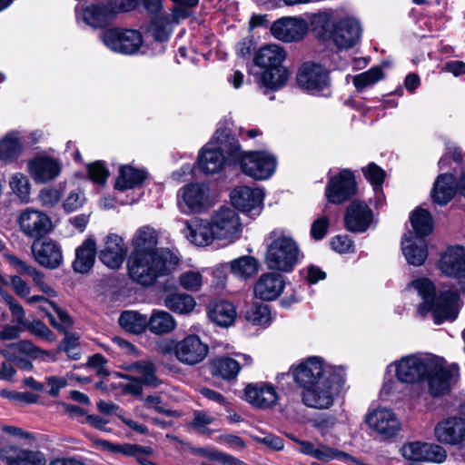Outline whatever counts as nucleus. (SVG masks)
<instances>
[{
  "label": "nucleus",
  "mask_w": 465,
  "mask_h": 465,
  "mask_svg": "<svg viewBox=\"0 0 465 465\" xmlns=\"http://www.w3.org/2000/svg\"><path fill=\"white\" fill-rule=\"evenodd\" d=\"M397 380L402 383L416 384L426 381L430 393L440 396L446 393L459 374V366H445L441 359L428 353H413L391 363Z\"/></svg>",
  "instance_id": "obj_1"
},
{
  "label": "nucleus",
  "mask_w": 465,
  "mask_h": 465,
  "mask_svg": "<svg viewBox=\"0 0 465 465\" xmlns=\"http://www.w3.org/2000/svg\"><path fill=\"white\" fill-rule=\"evenodd\" d=\"M238 140L228 129L217 130L198 156L199 169L206 174L219 173L225 163L235 164L241 158Z\"/></svg>",
  "instance_id": "obj_2"
},
{
  "label": "nucleus",
  "mask_w": 465,
  "mask_h": 465,
  "mask_svg": "<svg viewBox=\"0 0 465 465\" xmlns=\"http://www.w3.org/2000/svg\"><path fill=\"white\" fill-rule=\"evenodd\" d=\"M409 288L417 291L422 299V302L417 310L420 315L424 316L431 312L436 324H440L447 320L456 319L459 312V295L457 292L451 291L441 292L436 298L435 287L426 278L412 281Z\"/></svg>",
  "instance_id": "obj_3"
},
{
  "label": "nucleus",
  "mask_w": 465,
  "mask_h": 465,
  "mask_svg": "<svg viewBox=\"0 0 465 465\" xmlns=\"http://www.w3.org/2000/svg\"><path fill=\"white\" fill-rule=\"evenodd\" d=\"M179 262L178 257L172 252L160 254H130L127 262L130 279L139 285L149 287L158 278L168 275Z\"/></svg>",
  "instance_id": "obj_4"
},
{
  "label": "nucleus",
  "mask_w": 465,
  "mask_h": 465,
  "mask_svg": "<svg viewBox=\"0 0 465 465\" xmlns=\"http://www.w3.org/2000/svg\"><path fill=\"white\" fill-rule=\"evenodd\" d=\"M314 24L322 36L340 50L351 48L361 38L360 23L352 17L338 18L332 12H322L315 16Z\"/></svg>",
  "instance_id": "obj_5"
},
{
  "label": "nucleus",
  "mask_w": 465,
  "mask_h": 465,
  "mask_svg": "<svg viewBox=\"0 0 465 465\" xmlns=\"http://www.w3.org/2000/svg\"><path fill=\"white\" fill-rule=\"evenodd\" d=\"M286 56L284 48L276 44L265 45L256 52L254 64L264 69L260 76L262 87L276 91L285 85L290 75L288 69L282 65Z\"/></svg>",
  "instance_id": "obj_6"
},
{
  "label": "nucleus",
  "mask_w": 465,
  "mask_h": 465,
  "mask_svg": "<svg viewBox=\"0 0 465 465\" xmlns=\"http://www.w3.org/2000/svg\"><path fill=\"white\" fill-rule=\"evenodd\" d=\"M270 239L265 254L266 265L273 271L291 272L302 256L297 243L290 236L276 231L270 233Z\"/></svg>",
  "instance_id": "obj_7"
},
{
  "label": "nucleus",
  "mask_w": 465,
  "mask_h": 465,
  "mask_svg": "<svg viewBox=\"0 0 465 465\" xmlns=\"http://www.w3.org/2000/svg\"><path fill=\"white\" fill-rule=\"evenodd\" d=\"M336 369L329 365L323 358L311 356L302 360L296 366H292L289 374L301 388H305L316 382L334 376ZM288 375V373H287ZM286 374H282V377Z\"/></svg>",
  "instance_id": "obj_8"
},
{
  "label": "nucleus",
  "mask_w": 465,
  "mask_h": 465,
  "mask_svg": "<svg viewBox=\"0 0 465 465\" xmlns=\"http://www.w3.org/2000/svg\"><path fill=\"white\" fill-rule=\"evenodd\" d=\"M101 40L112 52L134 54L143 44L142 35L136 30L109 28L101 35Z\"/></svg>",
  "instance_id": "obj_9"
},
{
  "label": "nucleus",
  "mask_w": 465,
  "mask_h": 465,
  "mask_svg": "<svg viewBox=\"0 0 465 465\" xmlns=\"http://www.w3.org/2000/svg\"><path fill=\"white\" fill-rule=\"evenodd\" d=\"M242 171L255 180H265L270 178L276 169V158L263 151L243 153L238 160Z\"/></svg>",
  "instance_id": "obj_10"
},
{
  "label": "nucleus",
  "mask_w": 465,
  "mask_h": 465,
  "mask_svg": "<svg viewBox=\"0 0 465 465\" xmlns=\"http://www.w3.org/2000/svg\"><path fill=\"white\" fill-rule=\"evenodd\" d=\"M215 237L233 242L240 238L242 226L238 213L230 207H222L210 219Z\"/></svg>",
  "instance_id": "obj_11"
},
{
  "label": "nucleus",
  "mask_w": 465,
  "mask_h": 465,
  "mask_svg": "<svg viewBox=\"0 0 465 465\" xmlns=\"http://www.w3.org/2000/svg\"><path fill=\"white\" fill-rule=\"evenodd\" d=\"M302 401L309 408L325 410L332 406L337 389L334 376L302 388Z\"/></svg>",
  "instance_id": "obj_12"
},
{
  "label": "nucleus",
  "mask_w": 465,
  "mask_h": 465,
  "mask_svg": "<svg viewBox=\"0 0 465 465\" xmlns=\"http://www.w3.org/2000/svg\"><path fill=\"white\" fill-rule=\"evenodd\" d=\"M298 85L312 94L324 92L330 86L329 72L322 64L306 62L302 64L297 73Z\"/></svg>",
  "instance_id": "obj_13"
},
{
  "label": "nucleus",
  "mask_w": 465,
  "mask_h": 465,
  "mask_svg": "<svg viewBox=\"0 0 465 465\" xmlns=\"http://www.w3.org/2000/svg\"><path fill=\"white\" fill-rule=\"evenodd\" d=\"M20 231L32 239H39L49 233L53 228V223L48 214L34 208L23 210L17 218Z\"/></svg>",
  "instance_id": "obj_14"
},
{
  "label": "nucleus",
  "mask_w": 465,
  "mask_h": 465,
  "mask_svg": "<svg viewBox=\"0 0 465 465\" xmlns=\"http://www.w3.org/2000/svg\"><path fill=\"white\" fill-rule=\"evenodd\" d=\"M402 457L415 462L442 463L447 459V451L438 444L411 441L401 448Z\"/></svg>",
  "instance_id": "obj_15"
},
{
  "label": "nucleus",
  "mask_w": 465,
  "mask_h": 465,
  "mask_svg": "<svg viewBox=\"0 0 465 465\" xmlns=\"http://www.w3.org/2000/svg\"><path fill=\"white\" fill-rule=\"evenodd\" d=\"M308 24L302 17L284 16L274 21L270 28L272 35L284 43L302 40L308 33Z\"/></svg>",
  "instance_id": "obj_16"
},
{
  "label": "nucleus",
  "mask_w": 465,
  "mask_h": 465,
  "mask_svg": "<svg viewBox=\"0 0 465 465\" xmlns=\"http://www.w3.org/2000/svg\"><path fill=\"white\" fill-rule=\"evenodd\" d=\"M439 268L445 275L456 279L459 291L465 292V248H448L441 255Z\"/></svg>",
  "instance_id": "obj_17"
},
{
  "label": "nucleus",
  "mask_w": 465,
  "mask_h": 465,
  "mask_svg": "<svg viewBox=\"0 0 465 465\" xmlns=\"http://www.w3.org/2000/svg\"><path fill=\"white\" fill-rule=\"evenodd\" d=\"M355 193V177L349 170H342L337 175L331 177L325 189V196L328 202L334 204L346 202Z\"/></svg>",
  "instance_id": "obj_18"
},
{
  "label": "nucleus",
  "mask_w": 465,
  "mask_h": 465,
  "mask_svg": "<svg viewBox=\"0 0 465 465\" xmlns=\"http://www.w3.org/2000/svg\"><path fill=\"white\" fill-rule=\"evenodd\" d=\"M264 193L260 188L239 186L231 193L232 205L250 217L258 216L262 210Z\"/></svg>",
  "instance_id": "obj_19"
},
{
  "label": "nucleus",
  "mask_w": 465,
  "mask_h": 465,
  "mask_svg": "<svg viewBox=\"0 0 465 465\" xmlns=\"http://www.w3.org/2000/svg\"><path fill=\"white\" fill-rule=\"evenodd\" d=\"M209 187L205 183H190L180 189L178 206L184 213L201 212L208 201Z\"/></svg>",
  "instance_id": "obj_20"
},
{
  "label": "nucleus",
  "mask_w": 465,
  "mask_h": 465,
  "mask_svg": "<svg viewBox=\"0 0 465 465\" xmlns=\"http://www.w3.org/2000/svg\"><path fill=\"white\" fill-rule=\"evenodd\" d=\"M244 398L252 406L261 410L273 408L280 400L274 385L265 381L249 383L244 389Z\"/></svg>",
  "instance_id": "obj_21"
},
{
  "label": "nucleus",
  "mask_w": 465,
  "mask_h": 465,
  "mask_svg": "<svg viewBox=\"0 0 465 465\" xmlns=\"http://www.w3.org/2000/svg\"><path fill=\"white\" fill-rule=\"evenodd\" d=\"M209 348L199 336L190 334L177 341L176 359L187 365H194L203 361L207 356Z\"/></svg>",
  "instance_id": "obj_22"
},
{
  "label": "nucleus",
  "mask_w": 465,
  "mask_h": 465,
  "mask_svg": "<svg viewBox=\"0 0 465 465\" xmlns=\"http://www.w3.org/2000/svg\"><path fill=\"white\" fill-rule=\"evenodd\" d=\"M35 261L47 269H56L63 263L61 246L51 239L35 241L31 246Z\"/></svg>",
  "instance_id": "obj_23"
},
{
  "label": "nucleus",
  "mask_w": 465,
  "mask_h": 465,
  "mask_svg": "<svg viewBox=\"0 0 465 465\" xmlns=\"http://www.w3.org/2000/svg\"><path fill=\"white\" fill-rule=\"evenodd\" d=\"M158 243L159 233L157 231L149 225L142 226L135 231L131 240V254L157 255L163 252H171L166 248H158Z\"/></svg>",
  "instance_id": "obj_24"
},
{
  "label": "nucleus",
  "mask_w": 465,
  "mask_h": 465,
  "mask_svg": "<svg viewBox=\"0 0 465 465\" xmlns=\"http://www.w3.org/2000/svg\"><path fill=\"white\" fill-rule=\"evenodd\" d=\"M366 420L372 430L386 439L396 436L401 428L395 413L386 408L376 409L370 412Z\"/></svg>",
  "instance_id": "obj_25"
},
{
  "label": "nucleus",
  "mask_w": 465,
  "mask_h": 465,
  "mask_svg": "<svg viewBox=\"0 0 465 465\" xmlns=\"http://www.w3.org/2000/svg\"><path fill=\"white\" fill-rule=\"evenodd\" d=\"M183 234L191 243L199 247L210 245L216 239L211 221L199 218L185 221Z\"/></svg>",
  "instance_id": "obj_26"
},
{
  "label": "nucleus",
  "mask_w": 465,
  "mask_h": 465,
  "mask_svg": "<svg viewBox=\"0 0 465 465\" xmlns=\"http://www.w3.org/2000/svg\"><path fill=\"white\" fill-rule=\"evenodd\" d=\"M372 222L371 210L362 202L353 201L348 206L344 216L345 226L353 232H365Z\"/></svg>",
  "instance_id": "obj_27"
},
{
  "label": "nucleus",
  "mask_w": 465,
  "mask_h": 465,
  "mask_svg": "<svg viewBox=\"0 0 465 465\" xmlns=\"http://www.w3.org/2000/svg\"><path fill=\"white\" fill-rule=\"evenodd\" d=\"M126 256V247L121 236L110 233L104 239V247L99 252L100 261L111 269L119 268Z\"/></svg>",
  "instance_id": "obj_28"
},
{
  "label": "nucleus",
  "mask_w": 465,
  "mask_h": 465,
  "mask_svg": "<svg viewBox=\"0 0 465 465\" xmlns=\"http://www.w3.org/2000/svg\"><path fill=\"white\" fill-rule=\"evenodd\" d=\"M438 441L443 444L457 445L465 440V420L449 418L437 424L434 430Z\"/></svg>",
  "instance_id": "obj_29"
},
{
  "label": "nucleus",
  "mask_w": 465,
  "mask_h": 465,
  "mask_svg": "<svg viewBox=\"0 0 465 465\" xmlns=\"http://www.w3.org/2000/svg\"><path fill=\"white\" fill-rule=\"evenodd\" d=\"M285 287L282 275L275 272L262 273L254 284L255 297L262 301H272L278 298Z\"/></svg>",
  "instance_id": "obj_30"
},
{
  "label": "nucleus",
  "mask_w": 465,
  "mask_h": 465,
  "mask_svg": "<svg viewBox=\"0 0 465 465\" xmlns=\"http://www.w3.org/2000/svg\"><path fill=\"white\" fill-rule=\"evenodd\" d=\"M28 171L36 183H47L55 179L61 172L60 163L51 157L37 156L29 161Z\"/></svg>",
  "instance_id": "obj_31"
},
{
  "label": "nucleus",
  "mask_w": 465,
  "mask_h": 465,
  "mask_svg": "<svg viewBox=\"0 0 465 465\" xmlns=\"http://www.w3.org/2000/svg\"><path fill=\"white\" fill-rule=\"evenodd\" d=\"M77 18H81L86 25L92 27H103L114 18V11L109 5H91L86 7H76Z\"/></svg>",
  "instance_id": "obj_32"
},
{
  "label": "nucleus",
  "mask_w": 465,
  "mask_h": 465,
  "mask_svg": "<svg viewBox=\"0 0 465 465\" xmlns=\"http://www.w3.org/2000/svg\"><path fill=\"white\" fill-rule=\"evenodd\" d=\"M402 253L407 262L413 266H420L428 257V247L425 239L414 237L412 232L404 234L401 241Z\"/></svg>",
  "instance_id": "obj_33"
},
{
  "label": "nucleus",
  "mask_w": 465,
  "mask_h": 465,
  "mask_svg": "<svg viewBox=\"0 0 465 465\" xmlns=\"http://www.w3.org/2000/svg\"><path fill=\"white\" fill-rule=\"evenodd\" d=\"M0 457L8 465H46L45 455L39 450L6 447L0 450Z\"/></svg>",
  "instance_id": "obj_34"
},
{
  "label": "nucleus",
  "mask_w": 465,
  "mask_h": 465,
  "mask_svg": "<svg viewBox=\"0 0 465 465\" xmlns=\"http://www.w3.org/2000/svg\"><path fill=\"white\" fill-rule=\"evenodd\" d=\"M22 134L12 130L0 138V161L10 163L16 161L22 154L24 146Z\"/></svg>",
  "instance_id": "obj_35"
},
{
  "label": "nucleus",
  "mask_w": 465,
  "mask_h": 465,
  "mask_svg": "<svg viewBox=\"0 0 465 465\" xmlns=\"http://www.w3.org/2000/svg\"><path fill=\"white\" fill-rule=\"evenodd\" d=\"M458 191V182L451 173H442L434 183L431 196L433 202L440 204H447Z\"/></svg>",
  "instance_id": "obj_36"
},
{
  "label": "nucleus",
  "mask_w": 465,
  "mask_h": 465,
  "mask_svg": "<svg viewBox=\"0 0 465 465\" xmlns=\"http://www.w3.org/2000/svg\"><path fill=\"white\" fill-rule=\"evenodd\" d=\"M96 253V243L93 238H87L75 250L73 269L79 273L88 272L94 266Z\"/></svg>",
  "instance_id": "obj_37"
},
{
  "label": "nucleus",
  "mask_w": 465,
  "mask_h": 465,
  "mask_svg": "<svg viewBox=\"0 0 465 465\" xmlns=\"http://www.w3.org/2000/svg\"><path fill=\"white\" fill-rule=\"evenodd\" d=\"M208 315L215 324L221 327H228L235 321L236 310L232 303L219 301L210 306Z\"/></svg>",
  "instance_id": "obj_38"
},
{
  "label": "nucleus",
  "mask_w": 465,
  "mask_h": 465,
  "mask_svg": "<svg viewBox=\"0 0 465 465\" xmlns=\"http://www.w3.org/2000/svg\"><path fill=\"white\" fill-rule=\"evenodd\" d=\"M120 174L115 183V189L125 191L141 185L147 177L143 170L125 165L120 168Z\"/></svg>",
  "instance_id": "obj_39"
},
{
  "label": "nucleus",
  "mask_w": 465,
  "mask_h": 465,
  "mask_svg": "<svg viewBox=\"0 0 465 465\" xmlns=\"http://www.w3.org/2000/svg\"><path fill=\"white\" fill-rule=\"evenodd\" d=\"M126 370L138 374L136 378L145 386L156 388L161 384V381L155 375V365L152 361H137L128 365Z\"/></svg>",
  "instance_id": "obj_40"
},
{
  "label": "nucleus",
  "mask_w": 465,
  "mask_h": 465,
  "mask_svg": "<svg viewBox=\"0 0 465 465\" xmlns=\"http://www.w3.org/2000/svg\"><path fill=\"white\" fill-rule=\"evenodd\" d=\"M163 304L173 312L187 314L193 311L196 302L193 296L187 293L172 292L164 297Z\"/></svg>",
  "instance_id": "obj_41"
},
{
  "label": "nucleus",
  "mask_w": 465,
  "mask_h": 465,
  "mask_svg": "<svg viewBox=\"0 0 465 465\" xmlns=\"http://www.w3.org/2000/svg\"><path fill=\"white\" fill-rule=\"evenodd\" d=\"M176 326L173 317L165 311H153L147 319V327L154 334L169 333Z\"/></svg>",
  "instance_id": "obj_42"
},
{
  "label": "nucleus",
  "mask_w": 465,
  "mask_h": 465,
  "mask_svg": "<svg viewBox=\"0 0 465 465\" xmlns=\"http://www.w3.org/2000/svg\"><path fill=\"white\" fill-rule=\"evenodd\" d=\"M240 368L238 361L228 357L215 358L211 362L213 374L224 380L234 379L239 373Z\"/></svg>",
  "instance_id": "obj_43"
},
{
  "label": "nucleus",
  "mask_w": 465,
  "mask_h": 465,
  "mask_svg": "<svg viewBox=\"0 0 465 465\" xmlns=\"http://www.w3.org/2000/svg\"><path fill=\"white\" fill-rule=\"evenodd\" d=\"M411 223L413 228L414 237H422L429 235L432 231V218L430 213L425 209H416L411 216Z\"/></svg>",
  "instance_id": "obj_44"
},
{
  "label": "nucleus",
  "mask_w": 465,
  "mask_h": 465,
  "mask_svg": "<svg viewBox=\"0 0 465 465\" xmlns=\"http://www.w3.org/2000/svg\"><path fill=\"white\" fill-rule=\"evenodd\" d=\"M120 326L132 333H142L147 327V317L137 312H124L118 320Z\"/></svg>",
  "instance_id": "obj_45"
},
{
  "label": "nucleus",
  "mask_w": 465,
  "mask_h": 465,
  "mask_svg": "<svg viewBox=\"0 0 465 465\" xmlns=\"http://www.w3.org/2000/svg\"><path fill=\"white\" fill-rule=\"evenodd\" d=\"M9 349L14 351V354H11V352L8 350L1 351V354L6 358H14V360H16V357L15 355L16 352L24 354L31 359H36L41 355L46 354L45 351L36 347L32 343V341L28 340H22L16 343H13L9 346Z\"/></svg>",
  "instance_id": "obj_46"
},
{
  "label": "nucleus",
  "mask_w": 465,
  "mask_h": 465,
  "mask_svg": "<svg viewBox=\"0 0 465 465\" xmlns=\"http://www.w3.org/2000/svg\"><path fill=\"white\" fill-rule=\"evenodd\" d=\"M173 25L169 15L156 16L149 26V33L155 40L164 42L169 39Z\"/></svg>",
  "instance_id": "obj_47"
},
{
  "label": "nucleus",
  "mask_w": 465,
  "mask_h": 465,
  "mask_svg": "<svg viewBox=\"0 0 465 465\" xmlns=\"http://www.w3.org/2000/svg\"><path fill=\"white\" fill-rule=\"evenodd\" d=\"M258 261L252 256H242L231 262L232 273L238 277L248 278L258 272Z\"/></svg>",
  "instance_id": "obj_48"
},
{
  "label": "nucleus",
  "mask_w": 465,
  "mask_h": 465,
  "mask_svg": "<svg viewBox=\"0 0 465 465\" xmlns=\"http://www.w3.org/2000/svg\"><path fill=\"white\" fill-rule=\"evenodd\" d=\"M5 257L9 263L20 273L26 274L32 277L34 283L38 287L45 282V275L42 272L37 270L35 267L26 263L18 257L13 254H5Z\"/></svg>",
  "instance_id": "obj_49"
},
{
  "label": "nucleus",
  "mask_w": 465,
  "mask_h": 465,
  "mask_svg": "<svg viewBox=\"0 0 465 465\" xmlns=\"http://www.w3.org/2000/svg\"><path fill=\"white\" fill-rule=\"evenodd\" d=\"M9 280L3 276L0 273V295L5 302V303L8 306L11 311L13 316L15 318L18 323H24L25 319V310L21 306V304L15 299L8 292L4 290L5 287L9 285Z\"/></svg>",
  "instance_id": "obj_50"
},
{
  "label": "nucleus",
  "mask_w": 465,
  "mask_h": 465,
  "mask_svg": "<svg viewBox=\"0 0 465 465\" xmlns=\"http://www.w3.org/2000/svg\"><path fill=\"white\" fill-rule=\"evenodd\" d=\"M12 192L24 203H28L31 193V183L28 177L22 173H14L9 180Z\"/></svg>",
  "instance_id": "obj_51"
},
{
  "label": "nucleus",
  "mask_w": 465,
  "mask_h": 465,
  "mask_svg": "<svg viewBox=\"0 0 465 465\" xmlns=\"http://www.w3.org/2000/svg\"><path fill=\"white\" fill-rule=\"evenodd\" d=\"M383 71L380 66H373L366 72L353 76L352 83L359 92L373 85L383 78Z\"/></svg>",
  "instance_id": "obj_52"
},
{
  "label": "nucleus",
  "mask_w": 465,
  "mask_h": 465,
  "mask_svg": "<svg viewBox=\"0 0 465 465\" xmlns=\"http://www.w3.org/2000/svg\"><path fill=\"white\" fill-rule=\"evenodd\" d=\"M245 318L248 322L259 326H267L272 320L271 310L269 306L265 304H254L251 306L246 311Z\"/></svg>",
  "instance_id": "obj_53"
},
{
  "label": "nucleus",
  "mask_w": 465,
  "mask_h": 465,
  "mask_svg": "<svg viewBox=\"0 0 465 465\" xmlns=\"http://www.w3.org/2000/svg\"><path fill=\"white\" fill-rule=\"evenodd\" d=\"M313 458L325 462L335 459L344 460L346 462H349V460H355V458L351 457V455L324 444H319L316 447Z\"/></svg>",
  "instance_id": "obj_54"
},
{
  "label": "nucleus",
  "mask_w": 465,
  "mask_h": 465,
  "mask_svg": "<svg viewBox=\"0 0 465 465\" xmlns=\"http://www.w3.org/2000/svg\"><path fill=\"white\" fill-rule=\"evenodd\" d=\"M64 194L61 185L43 188L38 194V200L45 208H54L57 205Z\"/></svg>",
  "instance_id": "obj_55"
},
{
  "label": "nucleus",
  "mask_w": 465,
  "mask_h": 465,
  "mask_svg": "<svg viewBox=\"0 0 465 465\" xmlns=\"http://www.w3.org/2000/svg\"><path fill=\"white\" fill-rule=\"evenodd\" d=\"M180 285L189 292H198L203 282V278L199 271L188 270L181 273Z\"/></svg>",
  "instance_id": "obj_56"
},
{
  "label": "nucleus",
  "mask_w": 465,
  "mask_h": 465,
  "mask_svg": "<svg viewBox=\"0 0 465 465\" xmlns=\"http://www.w3.org/2000/svg\"><path fill=\"white\" fill-rule=\"evenodd\" d=\"M362 172L366 179L373 185L375 193L380 194L381 193V185L385 178V172L375 163H370L362 169Z\"/></svg>",
  "instance_id": "obj_57"
},
{
  "label": "nucleus",
  "mask_w": 465,
  "mask_h": 465,
  "mask_svg": "<svg viewBox=\"0 0 465 465\" xmlns=\"http://www.w3.org/2000/svg\"><path fill=\"white\" fill-rule=\"evenodd\" d=\"M24 324L33 335L49 342L55 341L54 333L42 322L33 321Z\"/></svg>",
  "instance_id": "obj_58"
},
{
  "label": "nucleus",
  "mask_w": 465,
  "mask_h": 465,
  "mask_svg": "<svg viewBox=\"0 0 465 465\" xmlns=\"http://www.w3.org/2000/svg\"><path fill=\"white\" fill-rule=\"evenodd\" d=\"M50 305L54 308L56 318H54L52 315H49L50 318V323L56 329L66 331V330L71 327L73 322L71 317L68 315V313L60 309L54 302H50Z\"/></svg>",
  "instance_id": "obj_59"
},
{
  "label": "nucleus",
  "mask_w": 465,
  "mask_h": 465,
  "mask_svg": "<svg viewBox=\"0 0 465 465\" xmlns=\"http://www.w3.org/2000/svg\"><path fill=\"white\" fill-rule=\"evenodd\" d=\"M85 201L84 193L79 189L71 191L63 202V208L65 212H74L83 206Z\"/></svg>",
  "instance_id": "obj_60"
},
{
  "label": "nucleus",
  "mask_w": 465,
  "mask_h": 465,
  "mask_svg": "<svg viewBox=\"0 0 465 465\" xmlns=\"http://www.w3.org/2000/svg\"><path fill=\"white\" fill-rule=\"evenodd\" d=\"M1 395L15 402L25 404L35 403L39 399L38 395L28 391H3Z\"/></svg>",
  "instance_id": "obj_61"
},
{
  "label": "nucleus",
  "mask_w": 465,
  "mask_h": 465,
  "mask_svg": "<svg viewBox=\"0 0 465 465\" xmlns=\"http://www.w3.org/2000/svg\"><path fill=\"white\" fill-rule=\"evenodd\" d=\"M88 175L94 183L103 184L105 183L109 173L101 162H95L88 166Z\"/></svg>",
  "instance_id": "obj_62"
},
{
  "label": "nucleus",
  "mask_w": 465,
  "mask_h": 465,
  "mask_svg": "<svg viewBox=\"0 0 465 465\" xmlns=\"http://www.w3.org/2000/svg\"><path fill=\"white\" fill-rule=\"evenodd\" d=\"M331 246L339 253H347L353 251V242L347 235H337L331 238Z\"/></svg>",
  "instance_id": "obj_63"
},
{
  "label": "nucleus",
  "mask_w": 465,
  "mask_h": 465,
  "mask_svg": "<svg viewBox=\"0 0 465 465\" xmlns=\"http://www.w3.org/2000/svg\"><path fill=\"white\" fill-rule=\"evenodd\" d=\"M329 225V219L326 216L314 220L311 226V236L314 240H322L327 234Z\"/></svg>",
  "instance_id": "obj_64"
}]
</instances>
